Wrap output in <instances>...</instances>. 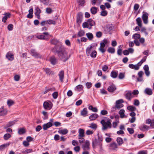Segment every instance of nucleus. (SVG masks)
Returning a JSON list of instances; mask_svg holds the SVG:
<instances>
[{"label": "nucleus", "mask_w": 154, "mask_h": 154, "mask_svg": "<svg viewBox=\"0 0 154 154\" xmlns=\"http://www.w3.org/2000/svg\"><path fill=\"white\" fill-rule=\"evenodd\" d=\"M56 52L60 59L63 62H65L69 58L67 53L65 51L64 47L62 46L56 45L54 48Z\"/></svg>", "instance_id": "f257e3e1"}, {"label": "nucleus", "mask_w": 154, "mask_h": 154, "mask_svg": "<svg viewBox=\"0 0 154 154\" xmlns=\"http://www.w3.org/2000/svg\"><path fill=\"white\" fill-rule=\"evenodd\" d=\"M112 121L109 119H108L107 120H102L100 123L101 124L103 127L102 129L103 130H105L108 128H110L112 127Z\"/></svg>", "instance_id": "f03ea898"}, {"label": "nucleus", "mask_w": 154, "mask_h": 154, "mask_svg": "<svg viewBox=\"0 0 154 154\" xmlns=\"http://www.w3.org/2000/svg\"><path fill=\"white\" fill-rule=\"evenodd\" d=\"M95 25V21L91 19H89L87 21L83 23L82 27L84 28H88L91 29L92 26Z\"/></svg>", "instance_id": "7ed1b4c3"}, {"label": "nucleus", "mask_w": 154, "mask_h": 154, "mask_svg": "<svg viewBox=\"0 0 154 154\" xmlns=\"http://www.w3.org/2000/svg\"><path fill=\"white\" fill-rule=\"evenodd\" d=\"M124 102L122 99H120L116 101L115 106L113 107L112 108L116 109V108L119 109L122 107L124 105L122 104Z\"/></svg>", "instance_id": "20e7f679"}, {"label": "nucleus", "mask_w": 154, "mask_h": 154, "mask_svg": "<svg viewBox=\"0 0 154 154\" xmlns=\"http://www.w3.org/2000/svg\"><path fill=\"white\" fill-rule=\"evenodd\" d=\"M49 35V33L48 32H44L43 33V34L37 35L36 38L39 39L47 40L48 39V36Z\"/></svg>", "instance_id": "39448f33"}, {"label": "nucleus", "mask_w": 154, "mask_h": 154, "mask_svg": "<svg viewBox=\"0 0 154 154\" xmlns=\"http://www.w3.org/2000/svg\"><path fill=\"white\" fill-rule=\"evenodd\" d=\"M43 106L45 109L48 110L51 109L52 107V103L51 102L45 101L43 103Z\"/></svg>", "instance_id": "423d86ee"}, {"label": "nucleus", "mask_w": 154, "mask_h": 154, "mask_svg": "<svg viewBox=\"0 0 154 154\" xmlns=\"http://www.w3.org/2000/svg\"><path fill=\"white\" fill-rule=\"evenodd\" d=\"M148 15L149 14L147 12L144 11L143 12L142 18L143 23L145 24H147L148 23Z\"/></svg>", "instance_id": "0eeeda50"}, {"label": "nucleus", "mask_w": 154, "mask_h": 154, "mask_svg": "<svg viewBox=\"0 0 154 154\" xmlns=\"http://www.w3.org/2000/svg\"><path fill=\"white\" fill-rule=\"evenodd\" d=\"M90 143L89 141L88 140H86L85 143L83 144L82 148L84 150H88L89 149Z\"/></svg>", "instance_id": "6e6552de"}, {"label": "nucleus", "mask_w": 154, "mask_h": 154, "mask_svg": "<svg viewBox=\"0 0 154 154\" xmlns=\"http://www.w3.org/2000/svg\"><path fill=\"white\" fill-rule=\"evenodd\" d=\"M116 89L115 85L112 84L108 87L107 90L110 92L112 93Z\"/></svg>", "instance_id": "1a4fd4ad"}, {"label": "nucleus", "mask_w": 154, "mask_h": 154, "mask_svg": "<svg viewBox=\"0 0 154 154\" xmlns=\"http://www.w3.org/2000/svg\"><path fill=\"white\" fill-rule=\"evenodd\" d=\"M30 51L32 56L36 58H41V56L39 53H37L35 50L32 49Z\"/></svg>", "instance_id": "9d476101"}, {"label": "nucleus", "mask_w": 154, "mask_h": 154, "mask_svg": "<svg viewBox=\"0 0 154 154\" xmlns=\"http://www.w3.org/2000/svg\"><path fill=\"white\" fill-rule=\"evenodd\" d=\"M53 125L51 122H48L45 124L43 125V129L44 130H46L49 128L52 127Z\"/></svg>", "instance_id": "9b49d317"}, {"label": "nucleus", "mask_w": 154, "mask_h": 154, "mask_svg": "<svg viewBox=\"0 0 154 154\" xmlns=\"http://www.w3.org/2000/svg\"><path fill=\"white\" fill-rule=\"evenodd\" d=\"M49 60L51 63L53 65H55L57 63V60L54 56L50 57Z\"/></svg>", "instance_id": "f8f14e48"}, {"label": "nucleus", "mask_w": 154, "mask_h": 154, "mask_svg": "<svg viewBox=\"0 0 154 154\" xmlns=\"http://www.w3.org/2000/svg\"><path fill=\"white\" fill-rule=\"evenodd\" d=\"M5 16L2 18V21L4 23H5L8 18H10L11 15L9 13H5L4 14Z\"/></svg>", "instance_id": "ddd939ff"}, {"label": "nucleus", "mask_w": 154, "mask_h": 154, "mask_svg": "<svg viewBox=\"0 0 154 154\" xmlns=\"http://www.w3.org/2000/svg\"><path fill=\"white\" fill-rule=\"evenodd\" d=\"M126 98L129 100H131V98L133 97V96L131 92L128 91L126 93L125 95Z\"/></svg>", "instance_id": "4468645a"}, {"label": "nucleus", "mask_w": 154, "mask_h": 154, "mask_svg": "<svg viewBox=\"0 0 154 154\" xmlns=\"http://www.w3.org/2000/svg\"><path fill=\"white\" fill-rule=\"evenodd\" d=\"M6 57L9 60L12 61L14 59V55L9 52L7 53Z\"/></svg>", "instance_id": "2eb2a0df"}, {"label": "nucleus", "mask_w": 154, "mask_h": 154, "mask_svg": "<svg viewBox=\"0 0 154 154\" xmlns=\"http://www.w3.org/2000/svg\"><path fill=\"white\" fill-rule=\"evenodd\" d=\"M106 45L104 44L102 42L100 43V47L99 48V51L102 53L105 52L106 51V49H105L104 47Z\"/></svg>", "instance_id": "dca6fc26"}, {"label": "nucleus", "mask_w": 154, "mask_h": 154, "mask_svg": "<svg viewBox=\"0 0 154 154\" xmlns=\"http://www.w3.org/2000/svg\"><path fill=\"white\" fill-rule=\"evenodd\" d=\"M109 146L110 149L114 150L117 148V145L116 143L113 142L111 143Z\"/></svg>", "instance_id": "f3484780"}, {"label": "nucleus", "mask_w": 154, "mask_h": 154, "mask_svg": "<svg viewBox=\"0 0 154 154\" xmlns=\"http://www.w3.org/2000/svg\"><path fill=\"white\" fill-rule=\"evenodd\" d=\"M140 130L142 131H145L146 130H148L149 128V127L145 125H143L140 127Z\"/></svg>", "instance_id": "a211bd4d"}, {"label": "nucleus", "mask_w": 154, "mask_h": 154, "mask_svg": "<svg viewBox=\"0 0 154 154\" xmlns=\"http://www.w3.org/2000/svg\"><path fill=\"white\" fill-rule=\"evenodd\" d=\"M7 112V110L6 109H4L3 107L0 108V116H4L6 115Z\"/></svg>", "instance_id": "6ab92c4d"}, {"label": "nucleus", "mask_w": 154, "mask_h": 154, "mask_svg": "<svg viewBox=\"0 0 154 154\" xmlns=\"http://www.w3.org/2000/svg\"><path fill=\"white\" fill-rule=\"evenodd\" d=\"M125 111L123 109H121L119 112V114L120 115V117L121 118H126L127 116L125 114Z\"/></svg>", "instance_id": "aec40b11"}, {"label": "nucleus", "mask_w": 154, "mask_h": 154, "mask_svg": "<svg viewBox=\"0 0 154 154\" xmlns=\"http://www.w3.org/2000/svg\"><path fill=\"white\" fill-rule=\"evenodd\" d=\"M82 15L81 13L78 14L77 17V22L78 23H80L82 21Z\"/></svg>", "instance_id": "412c9836"}, {"label": "nucleus", "mask_w": 154, "mask_h": 154, "mask_svg": "<svg viewBox=\"0 0 154 154\" xmlns=\"http://www.w3.org/2000/svg\"><path fill=\"white\" fill-rule=\"evenodd\" d=\"M44 70L46 73L48 75H54V73L53 71H51L50 69L48 68H45L44 69Z\"/></svg>", "instance_id": "4be33fe9"}, {"label": "nucleus", "mask_w": 154, "mask_h": 154, "mask_svg": "<svg viewBox=\"0 0 154 154\" xmlns=\"http://www.w3.org/2000/svg\"><path fill=\"white\" fill-rule=\"evenodd\" d=\"M64 75V72L63 71H60L58 74L59 76V77L60 80L61 82H63V81Z\"/></svg>", "instance_id": "5701e85b"}, {"label": "nucleus", "mask_w": 154, "mask_h": 154, "mask_svg": "<svg viewBox=\"0 0 154 154\" xmlns=\"http://www.w3.org/2000/svg\"><path fill=\"white\" fill-rule=\"evenodd\" d=\"M144 93L149 95H152V89L149 88H146L145 89Z\"/></svg>", "instance_id": "b1692460"}, {"label": "nucleus", "mask_w": 154, "mask_h": 154, "mask_svg": "<svg viewBox=\"0 0 154 154\" xmlns=\"http://www.w3.org/2000/svg\"><path fill=\"white\" fill-rule=\"evenodd\" d=\"M16 122L15 121L10 122H8L5 125V128H6L8 127H11V126L14 125Z\"/></svg>", "instance_id": "393cba45"}, {"label": "nucleus", "mask_w": 154, "mask_h": 154, "mask_svg": "<svg viewBox=\"0 0 154 154\" xmlns=\"http://www.w3.org/2000/svg\"><path fill=\"white\" fill-rule=\"evenodd\" d=\"M79 137H84V130L81 128H80L79 130Z\"/></svg>", "instance_id": "a878e982"}, {"label": "nucleus", "mask_w": 154, "mask_h": 154, "mask_svg": "<svg viewBox=\"0 0 154 154\" xmlns=\"http://www.w3.org/2000/svg\"><path fill=\"white\" fill-rule=\"evenodd\" d=\"M83 86L81 85H79L76 86L75 88V90L76 91H80L83 90Z\"/></svg>", "instance_id": "bb28decb"}, {"label": "nucleus", "mask_w": 154, "mask_h": 154, "mask_svg": "<svg viewBox=\"0 0 154 154\" xmlns=\"http://www.w3.org/2000/svg\"><path fill=\"white\" fill-rule=\"evenodd\" d=\"M58 132L60 134L62 135H65L67 133L68 131L66 129H64L62 130H60L58 131Z\"/></svg>", "instance_id": "cd10ccee"}, {"label": "nucleus", "mask_w": 154, "mask_h": 154, "mask_svg": "<svg viewBox=\"0 0 154 154\" xmlns=\"http://www.w3.org/2000/svg\"><path fill=\"white\" fill-rule=\"evenodd\" d=\"M98 115L96 113H94L90 116L89 118L91 120L93 121L95 120L98 117Z\"/></svg>", "instance_id": "c85d7f7f"}, {"label": "nucleus", "mask_w": 154, "mask_h": 154, "mask_svg": "<svg viewBox=\"0 0 154 154\" xmlns=\"http://www.w3.org/2000/svg\"><path fill=\"white\" fill-rule=\"evenodd\" d=\"M137 24L140 27L142 26V20L140 17H138L136 20Z\"/></svg>", "instance_id": "c756f323"}, {"label": "nucleus", "mask_w": 154, "mask_h": 154, "mask_svg": "<svg viewBox=\"0 0 154 154\" xmlns=\"http://www.w3.org/2000/svg\"><path fill=\"white\" fill-rule=\"evenodd\" d=\"M129 67L132 69H134L135 70H138L139 69V68L136 66V65H134L132 64H129L128 65Z\"/></svg>", "instance_id": "7c9ffc66"}, {"label": "nucleus", "mask_w": 154, "mask_h": 154, "mask_svg": "<svg viewBox=\"0 0 154 154\" xmlns=\"http://www.w3.org/2000/svg\"><path fill=\"white\" fill-rule=\"evenodd\" d=\"M88 113L87 109L86 108H84L81 111V114L82 115L85 116Z\"/></svg>", "instance_id": "2f4dec72"}, {"label": "nucleus", "mask_w": 154, "mask_h": 154, "mask_svg": "<svg viewBox=\"0 0 154 154\" xmlns=\"http://www.w3.org/2000/svg\"><path fill=\"white\" fill-rule=\"evenodd\" d=\"M92 48V46H90L88 48L86 49V53L87 56H89L90 55L91 51V49Z\"/></svg>", "instance_id": "473e14b6"}, {"label": "nucleus", "mask_w": 154, "mask_h": 154, "mask_svg": "<svg viewBox=\"0 0 154 154\" xmlns=\"http://www.w3.org/2000/svg\"><path fill=\"white\" fill-rule=\"evenodd\" d=\"M97 8L95 7H93L91 9V13L94 14H96L97 13Z\"/></svg>", "instance_id": "72a5a7b5"}, {"label": "nucleus", "mask_w": 154, "mask_h": 154, "mask_svg": "<svg viewBox=\"0 0 154 154\" xmlns=\"http://www.w3.org/2000/svg\"><path fill=\"white\" fill-rule=\"evenodd\" d=\"M127 109L131 112H134L136 110V108L132 106H129L127 107Z\"/></svg>", "instance_id": "f704fd0d"}, {"label": "nucleus", "mask_w": 154, "mask_h": 154, "mask_svg": "<svg viewBox=\"0 0 154 154\" xmlns=\"http://www.w3.org/2000/svg\"><path fill=\"white\" fill-rule=\"evenodd\" d=\"M140 37V35L138 33L134 34L133 35V38L135 39L134 40H137L139 39Z\"/></svg>", "instance_id": "c9c22d12"}, {"label": "nucleus", "mask_w": 154, "mask_h": 154, "mask_svg": "<svg viewBox=\"0 0 154 154\" xmlns=\"http://www.w3.org/2000/svg\"><path fill=\"white\" fill-rule=\"evenodd\" d=\"M88 109L92 110V111L94 112H97L98 110L96 107H94L92 105L88 107Z\"/></svg>", "instance_id": "e433bc0d"}, {"label": "nucleus", "mask_w": 154, "mask_h": 154, "mask_svg": "<svg viewBox=\"0 0 154 154\" xmlns=\"http://www.w3.org/2000/svg\"><path fill=\"white\" fill-rule=\"evenodd\" d=\"M116 140L118 145L119 146L122 145L123 143L122 139L121 137H118L117 139Z\"/></svg>", "instance_id": "4c0bfd02"}, {"label": "nucleus", "mask_w": 154, "mask_h": 154, "mask_svg": "<svg viewBox=\"0 0 154 154\" xmlns=\"http://www.w3.org/2000/svg\"><path fill=\"white\" fill-rule=\"evenodd\" d=\"M86 35L89 40H91L93 38V36L92 33L90 32L87 33L86 34Z\"/></svg>", "instance_id": "58836bf2"}, {"label": "nucleus", "mask_w": 154, "mask_h": 154, "mask_svg": "<svg viewBox=\"0 0 154 154\" xmlns=\"http://www.w3.org/2000/svg\"><path fill=\"white\" fill-rule=\"evenodd\" d=\"M118 75V73L115 71H112L111 72V76L113 78H115Z\"/></svg>", "instance_id": "ea45409f"}, {"label": "nucleus", "mask_w": 154, "mask_h": 154, "mask_svg": "<svg viewBox=\"0 0 154 154\" xmlns=\"http://www.w3.org/2000/svg\"><path fill=\"white\" fill-rule=\"evenodd\" d=\"M47 22H48V24L50 25H55L57 22L55 20H47Z\"/></svg>", "instance_id": "a19ab883"}, {"label": "nucleus", "mask_w": 154, "mask_h": 154, "mask_svg": "<svg viewBox=\"0 0 154 154\" xmlns=\"http://www.w3.org/2000/svg\"><path fill=\"white\" fill-rule=\"evenodd\" d=\"M9 145V143H6L0 146V150L4 149Z\"/></svg>", "instance_id": "79ce46f5"}, {"label": "nucleus", "mask_w": 154, "mask_h": 154, "mask_svg": "<svg viewBox=\"0 0 154 154\" xmlns=\"http://www.w3.org/2000/svg\"><path fill=\"white\" fill-rule=\"evenodd\" d=\"M85 32L83 30H81L78 33V36L79 37H82L85 35Z\"/></svg>", "instance_id": "37998d69"}, {"label": "nucleus", "mask_w": 154, "mask_h": 154, "mask_svg": "<svg viewBox=\"0 0 154 154\" xmlns=\"http://www.w3.org/2000/svg\"><path fill=\"white\" fill-rule=\"evenodd\" d=\"M107 51L109 53H114L115 52V50L114 48L110 47L108 48Z\"/></svg>", "instance_id": "c03bdc74"}, {"label": "nucleus", "mask_w": 154, "mask_h": 154, "mask_svg": "<svg viewBox=\"0 0 154 154\" xmlns=\"http://www.w3.org/2000/svg\"><path fill=\"white\" fill-rule=\"evenodd\" d=\"M96 55L97 52L95 51H93L90 54L91 57H95L96 56Z\"/></svg>", "instance_id": "a18cd8bd"}, {"label": "nucleus", "mask_w": 154, "mask_h": 154, "mask_svg": "<svg viewBox=\"0 0 154 154\" xmlns=\"http://www.w3.org/2000/svg\"><path fill=\"white\" fill-rule=\"evenodd\" d=\"M77 2L80 6H83L84 3L85 2L84 0H77Z\"/></svg>", "instance_id": "49530a36"}, {"label": "nucleus", "mask_w": 154, "mask_h": 154, "mask_svg": "<svg viewBox=\"0 0 154 154\" xmlns=\"http://www.w3.org/2000/svg\"><path fill=\"white\" fill-rule=\"evenodd\" d=\"M11 137V135L9 134H6L4 136V138L5 140H7Z\"/></svg>", "instance_id": "de8ad7c7"}, {"label": "nucleus", "mask_w": 154, "mask_h": 154, "mask_svg": "<svg viewBox=\"0 0 154 154\" xmlns=\"http://www.w3.org/2000/svg\"><path fill=\"white\" fill-rule=\"evenodd\" d=\"M140 31L141 32H144L146 36L148 35V32L146 31V29L144 27L142 28Z\"/></svg>", "instance_id": "09e8293b"}, {"label": "nucleus", "mask_w": 154, "mask_h": 154, "mask_svg": "<svg viewBox=\"0 0 154 154\" xmlns=\"http://www.w3.org/2000/svg\"><path fill=\"white\" fill-rule=\"evenodd\" d=\"M140 7L139 5L138 4H135L134 7V9L135 11H136Z\"/></svg>", "instance_id": "8fccbe9b"}, {"label": "nucleus", "mask_w": 154, "mask_h": 154, "mask_svg": "<svg viewBox=\"0 0 154 154\" xmlns=\"http://www.w3.org/2000/svg\"><path fill=\"white\" fill-rule=\"evenodd\" d=\"M78 139L79 140V142L81 143H83L85 141V139L84 137H79Z\"/></svg>", "instance_id": "3c124183"}, {"label": "nucleus", "mask_w": 154, "mask_h": 154, "mask_svg": "<svg viewBox=\"0 0 154 154\" xmlns=\"http://www.w3.org/2000/svg\"><path fill=\"white\" fill-rule=\"evenodd\" d=\"M107 14V11L105 10H103L101 12L100 14L102 16H105Z\"/></svg>", "instance_id": "603ef678"}, {"label": "nucleus", "mask_w": 154, "mask_h": 154, "mask_svg": "<svg viewBox=\"0 0 154 154\" xmlns=\"http://www.w3.org/2000/svg\"><path fill=\"white\" fill-rule=\"evenodd\" d=\"M7 103L8 106H10L14 104V102L12 100H10L7 101Z\"/></svg>", "instance_id": "864d4df0"}, {"label": "nucleus", "mask_w": 154, "mask_h": 154, "mask_svg": "<svg viewBox=\"0 0 154 154\" xmlns=\"http://www.w3.org/2000/svg\"><path fill=\"white\" fill-rule=\"evenodd\" d=\"M33 152L32 149H26L23 152H26V153H29Z\"/></svg>", "instance_id": "5fc2aeb1"}, {"label": "nucleus", "mask_w": 154, "mask_h": 154, "mask_svg": "<svg viewBox=\"0 0 154 154\" xmlns=\"http://www.w3.org/2000/svg\"><path fill=\"white\" fill-rule=\"evenodd\" d=\"M25 133L24 129L23 128H20L19 129L18 133L20 134H24Z\"/></svg>", "instance_id": "6e6d98bb"}, {"label": "nucleus", "mask_w": 154, "mask_h": 154, "mask_svg": "<svg viewBox=\"0 0 154 154\" xmlns=\"http://www.w3.org/2000/svg\"><path fill=\"white\" fill-rule=\"evenodd\" d=\"M23 145L25 147H27L29 145V142L28 141H24L23 142Z\"/></svg>", "instance_id": "4d7b16f0"}, {"label": "nucleus", "mask_w": 154, "mask_h": 154, "mask_svg": "<svg viewBox=\"0 0 154 154\" xmlns=\"http://www.w3.org/2000/svg\"><path fill=\"white\" fill-rule=\"evenodd\" d=\"M58 92H55L52 94V95L54 98L56 99L58 97Z\"/></svg>", "instance_id": "13d9d810"}, {"label": "nucleus", "mask_w": 154, "mask_h": 154, "mask_svg": "<svg viewBox=\"0 0 154 154\" xmlns=\"http://www.w3.org/2000/svg\"><path fill=\"white\" fill-rule=\"evenodd\" d=\"M92 85V84L91 82H87L86 83V86L88 89L90 88Z\"/></svg>", "instance_id": "bf43d9fd"}, {"label": "nucleus", "mask_w": 154, "mask_h": 154, "mask_svg": "<svg viewBox=\"0 0 154 154\" xmlns=\"http://www.w3.org/2000/svg\"><path fill=\"white\" fill-rule=\"evenodd\" d=\"M42 113L44 116V119H47L48 118V115L47 114V112L45 111H43L42 112Z\"/></svg>", "instance_id": "052dcab7"}, {"label": "nucleus", "mask_w": 154, "mask_h": 154, "mask_svg": "<svg viewBox=\"0 0 154 154\" xmlns=\"http://www.w3.org/2000/svg\"><path fill=\"white\" fill-rule=\"evenodd\" d=\"M125 75L122 72H121L119 73V78L120 79H122L124 78Z\"/></svg>", "instance_id": "680f3d73"}, {"label": "nucleus", "mask_w": 154, "mask_h": 154, "mask_svg": "<svg viewBox=\"0 0 154 154\" xmlns=\"http://www.w3.org/2000/svg\"><path fill=\"white\" fill-rule=\"evenodd\" d=\"M82 103V101L81 100H80L76 101L75 105L77 106H79L81 105Z\"/></svg>", "instance_id": "e2e57ef3"}, {"label": "nucleus", "mask_w": 154, "mask_h": 154, "mask_svg": "<svg viewBox=\"0 0 154 154\" xmlns=\"http://www.w3.org/2000/svg\"><path fill=\"white\" fill-rule=\"evenodd\" d=\"M90 127L92 128L95 129L97 128V125L95 124L92 123L91 124V126Z\"/></svg>", "instance_id": "0e129e2a"}, {"label": "nucleus", "mask_w": 154, "mask_h": 154, "mask_svg": "<svg viewBox=\"0 0 154 154\" xmlns=\"http://www.w3.org/2000/svg\"><path fill=\"white\" fill-rule=\"evenodd\" d=\"M127 130L129 132V133L131 134H133L134 132V130L132 128H127Z\"/></svg>", "instance_id": "69168bd1"}, {"label": "nucleus", "mask_w": 154, "mask_h": 154, "mask_svg": "<svg viewBox=\"0 0 154 154\" xmlns=\"http://www.w3.org/2000/svg\"><path fill=\"white\" fill-rule=\"evenodd\" d=\"M102 35V33L101 32L99 31L96 33V36L98 38H100Z\"/></svg>", "instance_id": "338daca9"}, {"label": "nucleus", "mask_w": 154, "mask_h": 154, "mask_svg": "<svg viewBox=\"0 0 154 154\" xmlns=\"http://www.w3.org/2000/svg\"><path fill=\"white\" fill-rule=\"evenodd\" d=\"M102 43H103L105 45H107L109 43V41L106 39H105L103 40H102L101 42Z\"/></svg>", "instance_id": "774afa93"}]
</instances>
